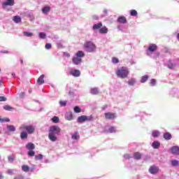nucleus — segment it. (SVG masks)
I'll list each match as a JSON object with an SVG mask.
<instances>
[{
    "label": "nucleus",
    "instance_id": "1",
    "mask_svg": "<svg viewBox=\"0 0 179 179\" xmlns=\"http://www.w3.org/2000/svg\"><path fill=\"white\" fill-rule=\"evenodd\" d=\"M61 132V128L58 126H51L49 129L48 138L52 142L57 141V136Z\"/></svg>",
    "mask_w": 179,
    "mask_h": 179
},
{
    "label": "nucleus",
    "instance_id": "2",
    "mask_svg": "<svg viewBox=\"0 0 179 179\" xmlns=\"http://www.w3.org/2000/svg\"><path fill=\"white\" fill-rule=\"evenodd\" d=\"M83 48L86 52H96L97 46L92 41H86L83 45Z\"/></svg>",
    "mask_w": 179,
    "mask_h": 179
},
{
    "label": "nucleus",
    "instance_id": "3",
    "mask_svg": "<svg viewBox=\"0 0 179 179\" xmlns=\"http://www.w3.org/2000/svg\"><path fill=\"white\" fill-rule=\"evenodd\" d=\"M129 73V71L126 67H121L116 71L117 76H118V78H121L122 79H125V78H128Z\"/></svg>",
    "mask_w": 179,
    "mask_h": 179
},
{
    "label": "nucleus",
    "instance_id": "4",
    "mask_svg": "<svg viewBox=\"0 0 179 179\" xmlns=\"http://www.w3.org/2000/svg\"><path fill=\"white\" fill-rule=\"evenodd\" d=\"M20 131H26L28 134H34L36 129L32 125H22L20 127Z\"/></svg>",
    "mask_w": 179,
    "mask_h": 179
},
{
    "label": "nucleus",
    "instance_id": "5",
    "mask_svg": "<svg viewBox=\"0 0 179 179\" xmlns=\"http://www.w3.org/2000/svg\"><path fill=\"white\" fill-rule=\"evenodd\" d=\"M155 51H157V45L156 44H151L148 46V49L146 50L147 55H152Z\"/></svg>",
    "mask_w": 179,
    "mask_h": 179
},
{
    "label": "nucleus",
    "instance_id": "6",
    "mask_svg": "<svg viewBox=\"0 0 179 179\" xmlns=\"http://www.w3.org/2000/svg\"><path fill=\"white\" fill-rule=\"evenodd\" d=\"M93 116H86V115H81L78 117V122L82 123L85 122V121H92Z\"/></svg>",
    "mask_w": 179,
    "mask_h": 179
},
{
    "label": "nucleus",
    "instance_id": "7",
    "mask_svg": "<svg viewBox=\"0 0 179 179\" xmlns=\"http://www.w3.org/2000/svg\"><path fill=\"white\" fill-rule=\"evenodd\" d=\"M106 120H114L115 118V113L108 112L104 113Z\"/></svg>",
    "mask_w": 179,
    "mask_h": 179
},
{
    "label": "nucleus",
    "instance_id": "8",
    "mask_svg": "<svg viewBox=\"0 0 179 179\" xmlns=\"http://www.w3.org/2000/svg\"><path fill=\"white\" fill-rule=\"evenodd\" d=\"M15 5V0H6L4 3H3V8H5L6 6H13Z\"/></svg>",
    "mask_w": 179,
    "mask_h": 179
},
{
    "label": "nucleus",
    "instance_id": "9",
    "mask_svg": "<svg viewBox=\"0 0 179 179\" xmlns=\"http://www.w3.org/2000/svg\"><path fill=\"white\" fill-rule=\"evenodd\" d=\"M69 73L72 76H74L75 78H78L80 75V71L77 70V69H71Z\"/></svg>",
    "mask_w": 179,
    "mask_h": 179
},
{
    "label": "nucleus",
    "instance_id": "10",
    "mask_svg": "<svg viewBox=\"0 0 179 179\" xmlns=\"http://www.w3.org/2000/svg\"><path fill=\"white\" fill-rule=\"evenodd\" d=\"M149 171L151 174H157L159 173V167L156 166H152L150 167Z\"/></svg>",
    "mask_w": 179,
    "mask_h": 179
},
{
    "label": "nucleus",
    "instance_id": "11",
    "mask_svg": "<svg viewBox=\"0 0 179 179\" xmlns=\"http://www.w3.org/2000/svg\"><path fill=\"white\" fill-rule=\"evenodd\" d=\"M117 23L125 24V23H127V17H125L124 16H119L117 17Z\"/></svg>",
    "mask_w": 179,
    "mask_h": 179
},
{
    "label": "nucleus",
    "instance_id": "12",
    "mask_svg": "<svg viewBox=\"0 0 179 179\" xmlns=\"http://www.w3.org/2000/svg\"><path fill=\"white\" fill-rule=\"evenodd\" d=\"M72 62L74 65H79L82 62V58L78 57V56L73 57Z\"/></svg>",
    "mask_w": 179,
    "mask_h": 179
},
{
    "label": "nucleus",
    "instance_id": "13",
    "mask_svg": "<svg viewBox=\"0 0 179 179\" xmlns=\"http://www.w3.org/2000/svg\"><path fill=\"white\" fill-rule=\"evenodd\" d=\"M171 152L172 155H179V147L178 146H173L171 149Z\"/></svg>",
    "mask_w": 179,
    "mask_h": 179
},
{
    "label": "nucleus",
    "instance_id": "14",
    "mask_svg": "<svg viewBox=\"0 0 179 179\" xmlns=\"http://www.w3.org/2000/svg\"><path fill=\"white\" fill-rule=\"evenodd\" d=\"M65 118L68 121H72V120H73V115L72 114V112L66 113V114L65 115Z\"/></svg>",
    "mask_w": 179,
    "mask_h": 179
},
{
    "label": "nucleus",
    "instance_id": "15",
    "mask_svg": "<svg viewBox=\"0 0 179 179\" xmlns=\"http://www.w3.org/2000/svg\"><path fill=\"white\" fill-rule=\"evenodd\" d=\"M26 148L28 150H34V149H36V145H34L33 143H28Z\"/></svg>",
    "mask_w": 179,
    "mask_h": 179
},
{
    "label": "nucleus",
    "instance_id": "16",
    "mask_svg": "<svg viewBox=\"0 0 179 179\" xmlns=\"http://www.w3.org/2000/svg\"><path fill=\"white\" fill-rule=\"evenodd\" d=\"M51 10V7L50 6H45V7L42 8V13L45 15H47L48 12Z\"/></svg>",
    "mask_w": 179,
    "mask_h": 179
},
{
    "label": "nucleus",
    "instance_id": "17",
    "mask_svg": "<svg viewBox=\"0 0 179 179\" xmlns=\"http://www.w3.org/2000/svg\"><path fill=\"white\" fill-rule=\"evenodd\" d=\"M103 27V23L99 22L98 24H95L93 25L92 29L93 30H99V29H101Z\"/></svg>",
    "mask_w": 179,
    "mask_h": 179
},
{
    "label": "nucleus",
    "instance_id": "18",
    "mask_svg": "<svg viewBox=\"0 0 179 179\" xmlns=\"http://www.w3.org/2000/svg\"><path fill=\"white\" fill-rule=\"evenodd\" d=\"M99 32L101 34H107L108 33V29L106 27H103L99 29Z\"/></svg>",
    "mask_w": 179,
    "mask_h": 179
},
{
    "label": "nucleus",
    "instance_id": "19",
    "mask_svg": "<svg viewBox=\"0 0 179 179\" xmlns=\"http://www.w3.org/2000/svg\"><path fill=\"white\" fill-rule=\"evenodd\" d=\"M134 159L136 160H141V159H142V154H141L139 152H134Z\"/></svg>",
    "mask_w": 179,
    "mask_h": 179
},
{
    "label": "nucleus",
    "instance_id": "20",
    "mask_svg": "<svg viewBox=\"0 0 179 179\" xmlns=\"http://www.w3.org/2000/svg\"><path fill=\"white\" fill-rule=\"evenodd\" d=\"M171 138H173V136H171V134H170L169 132L164 134V138L165 141H170Z\"/></svg>",
    "mask_w": 179,
    "mask_h": 179
},
{
    "label": "nucleus",
    "instance_id": "21",
    "mask_svg": "<svg viewBox=\"0 0 179 179\" xmlns=\"http://www.w3.org/2000/svg\"><path fill=\"white\" fill-rule=\"evenodd\" d=\"M44 74H42L37 80L38 85H43L44 83Z\"/></svg>",
    "mask_w": 179,
    "mask_h": 179
},
{
    "label": "nucleus",
    "instance_id": "22",
    "mask_svg": "<svg viewBox=\"0 0 179 179\" xmlns=\"http://www.w3.org/2000/svg\"><path fill=\"white\" fill-rule=\"evenodd\" d=\"M13 20L15 23H20L22 22V18L20 16L15 15L13 17Z\"/></svg>",
    "mask_w": 179,
    "mask_h": 179
},
{
    "label": "nucleus",
    "instance_id": "23",
    "mask_svg": "<svg viewBox=\"0 0 179 179\" xmlns=\"http://www.w3.org/2000/svg\"><path fill=\"white\" fill-rule=\"evenodd\" d=\"M153 149H159L160 148V142L159 141H154L152 144Z\"/></svg>",
    "mask_w": 179,
    "mask_h": 179
},
{
    "label": "nucleus",
    "instance_id": "24",
    "mask_svg": "<svg viewBox=\"0 0 179 179\" xmlns=\"http://www.w3.org/2000/svg\"><path fill=\"white\" fill-rule=\"evenodd\" d=\"M76 57L78 58H83V57H85V52L82 50H79L76 53Z\"/></svg>",
    "mask_w": 179,
    "mask_h": 179
},
{
    "label": "nucleus",
    "instance_id": "25",
    "mask_svg": "<svg viewBox=\"0 0 179 179\" xmlns=\"http://www.w3.org/2000/svg\"><path fill=\"white\" fill-rule=\"evenodd\" d=\"M3 108L6 110V111H13L14 110V108L9 105L4 106Z\"/></svg>",
    "mask_w": 179,
    "mask_h": 179
},
{
    "label": "nucleus",
    "instance_id": "26",
    "mask_svg": "<svg viewBox=\"0 0 179 179\" xmlns=\"http://www.w3.org/2000/svg\"><path fill=\"white\" fill-rule=\"evenodd\" d=\"M7 129L10 132H15L16 131V128L13 125H8Z\"/></svg>",
    "mask_w": 179,
    "mask_h": 179
},
{
    "label": "nucleus",
    "instance_id": "27",
    "mask_svg": "<svg viewBox=\"0 0 179 179\" xmlns=\"http://www.w3.org/2000/svg\"><path fill=\"white\" fill-rule=\"evenodd\" d=\"M171 164L173 167H178L179 166V162L177 159H173L171 161Z\"/></svg>",
    "mask_w": 179,
    "mask_h": 179
},
{
    "label": "nucleus",
    "instance_id": "28",
    "mask_svg": "<svg viewBox=\"0 0 179 179\" xmlns=\"http://www.w3.org/2000/svg\"><path fill=\"white\" fill-rule=\"evenodd\" d=\"M22 171L27 173V171H29V170H30V167H29V166H27V165H23L22 166Z\"/></svg>",
    "mask_w": 179,
    "mask_h": 179
},
{
    "label": "nucleus",
    "instance_id": "29",
    "mask_svg": "<svg viewBox=\"0 0 179 179\" xmlns=\"http://www.w3.org/2000/svg\"><path fill=\"white\" fill-rule=\"evenodd\" d=\"M149 79V76L145 75L141 78V83H145Z\"/></svg>",
    "mask_w": 179,
    "mask_h": 179
},
{
    "label": "nucleus",
    "instance_id": "30",
    "mask_svg": "<svg viewBox=\"0 0 179 179\" xmlns=\"http://www.w3.org/2000/svg\"><path fill=\"white\" fill-rule=\"evenodd\" d=\"M28 134L26 132H22L20 134V138L21 139H27Z\"/></svg>",
    "mask_w": 179,
    "mask_h": 179
},
{
    "label": "nucleus",
    "instance_id": "31",
    "mask_svg": "<svg viewBox=\"0 0 179 179\" xmlns=\"http://www.w3.org/2000/svg\"><path fill=\"white\" fill-rule=\"evenodd\" d=\"M91 94H99V89L92 88L91 89Z\"/></svg>",
    "mask_w": 179,
    "mask_h": 179
},
{
    "label": "nucleus",
    "instance_id": "32",
    "mask_svg": "<svg viewBox=\"0 0 179 179\" xmlns=\"http://www.w3.org/2000/svg\"><path fill=\"white\" fill-rule=\"evenodd\" d=\"M23 34H24V36H25V37H31L34 36L33 33L27 32V31H24Z\"/></svg>",
    "mask_w": 179,
    "mask_h": 179
},
{
    "label": "nucleus",
    "instance_id": "33",
    "mask_svg": "<svg viewBox=\"0 0 179 179\" xmlns=\"http://www.w3.org/2000/svg\"><path fill=\"white\" fill-rule=\"evenodd\" d=\"M71 138L73 140L79 139V135H78V132H76L73 134H72Z\"/></svg>",
    "mask_w": 179,
    "mask_h": 179
},
{
    "label": "nucleus",
    "instance_id": "34",
    "mask_svg": "<svg viewBox=\"0 0 179 179\" xmlns=\"http://www.w3.org/2000/svg\"><path fill=\"white\" fill-rule=\"evenodd\" d=\"M52 122H54L55 124H57L58 122H59V118L57 116H55L52 118Z\"/></svg>",
    "mask_w": 179,
    "mask_h": 179
},
{
    "label": "nucleus",
    "instance_id": "35",
    "mask_svg": "<svg viewBox=\"0 0 179 179\" xmlns=\"http://www.w3.org/2000/svg\"><path fill=\"white\" fill-rule=\"evenodd\" d=\"M152 135L153 138H157V136H159V135H160V132L157 131H152Z\"/></svg>",
    "mask_w": 179,
    "mask_h": 179
},
{
    "label": "nucleus",
    "instance_id": "36",
    "mask_svg": "<svg viewBox=\"0 0 179 179\" xmlns=\"http://www.w3.org/2000/svg\"><path fill=\"white\" fill-rule=\"evenodd\" d=\"M128 83L130 86H134L135 85V79L131 78L129 80Z\"/></svg>",
    "mask_w": 179,
    "mask_h": 179
},
{
    "label": "nucleus",
    "instance_id": "37",
    "mask_svg": "<svg viewBox=\"0 0 179 179\" xmlns=\"http://www.w3.org/2000/svg\"><path fill=\"white\" fill-rule=\"evenodd\" d=\"M130 15L131 16H137L138 12L136 10H131Z\"/></svg>",
    "mask_w": 179,
    "mask_h": 179
},
{
    "label": "nucleus",
    "instance_id": "38",
    "mask_svg": "<svg viewBox=\"0 0 179 179\" xmlns=\"http://www.w3.org/2000/svg\"><path fill=\"white\" fill-rule=\"evenodd\" d=\"M28 156H30L31 157H33V156H34V155H36V152L33 150H31L28 153H27Z\"/></svg>",
    "mask_w": 179,
    "mask_h": 179
},
{
    "label": "nucleus",
    "instance_id": "39",
    "mask_svg": "<svg viewBox=\"0 0 179 179\" xmlns=\"http://www.w3.org/2000/svg\"><path fill=\"white\" fill-rule=\"evenodd\" d=\"M112 62L113 64H118V62H120V60L117 57H113Z\"/></svg>",
    "mask_w": 179,
    "mask_h": 179
},
{
    "label": "nucleus",
    "instance_id": "40",
    "mask_svg": "<svg viewBox=\"0 0 179 179\" xmlns=\"http://www.w3.org/2000/svg\"><path fill=\"white\" fill-rule=\"evenodd\" d=\"M74 112H76V113H81L82 112V109H80V108H79V106H75L74 107Z\"/></svg>",
    "mask_w": 179,
    "mask_h": 179
},
{
    "label": "nucleus",
    "instance_id": "41",
    "mask_svg": "<svg viewBox=\"0 0 179 179\" xmlns=\"http://www.w3.org/2000/svg\"><path fill=\"white\" fill-rule=\"evenodd\" d=\"M35 159H36V160H43V155L39 154V155H36V156H35Z\"/></svg>",
    "mask_w": 179,
    "mask_h": 179
},
{
    "label": "nucleus",
    "instance_id": "42",
    "mask_svg": "<svg viewBox=\"0 0 179 179\" xmlns=\"http://www.w3.org/2000/svg\"><path fill=\"white\" fill-rule=\"evenodd\" d=\"M175 67H176V64L169 63L168 64V68H169V69H173V68H175Z\"/></svg>",
    "mask_w": 179,
    "mask_h": 179
},
{
    "label": "nucleus",
    "instance_id": "43",
    "mask_svg": "<svg viewBox=\"0 0 179 179\" xmlns=\"http://www.w3.org/2000/svg\"><path fill=\"white\" fill-rule=\"evenodd\" d=\"M150 83L151 86H155L156 85V80L151 79Z\"/></svg>",
    "mask_w": 179,
    "mask_h": 179
},
{
    "label": "nucleus",
    "instance_id": "44",
    "mask_svg": "<svg viewBox=\"0 0 179 179\" xmlns=\"http://www.w3.org/2000/svg\"><path fill=\"white\" fill-rule=\"evenodd\" d=\"M8 159L9 162H13V160H15V156L10 155V156H8Z\"/></svg>",
    "mask_w": 179,
    "mask_h": 179
},
{
    "label": "nucleus",
    "instance_id": "45",
    "mask_svg": "<svg viewBox=\"0 0 179 179\" xmlns=\"http://www.w3.org/2000/svg\"><path fill=\"white\" fill-rule=\"evenodd\" d=\"M124 157L125 160H129V159H131V155H129V154H125V155H124Z\"/></svg>",
    "mask_w": 179,
    "mask_h": 179
},
{
    "label": "nucleus",
    "instance_id": "46",
    "mask_svg": "<svg viewBox=\"0 0 179 179\" xmlns=\"http://www.w3.org/2000/svg\"><path fill=\"white\" fill-rule=\"evenodd\" d=\"M39 37L40 38H45V34L43 32L39 33Z\"/></svg>",
    "mask_w": 179,
    "mask_h": 179
},
{
    "label": "nucleus",
    "instance_id": "47",
    "mask_svg": "<svg viewBox=\"0 0 179 179\" xmlns=\"http://www.w3.org/2000/svg\"><path fill=\"white\" fill-rule=\"evenodd\" d=\"M6 100H8L6 97L2 96H0V101H6Z\"/></svg>",
    "mask_w": 179,
    "mask_h": 179
},
{
    "label": "nucleus",
    "instance_id": "48",
    "mask_svg": "<svg viewBox=\"0 0 179 179\" xmlns=\"http://www.w3.org/2000/svg\"><path fill=\"white\" fill-rule=\"evenodd\" d=\"M109 131L110 132V134H113V132H115V127H110L109 129Z\"/></svg>",
    "mask_w": 179,
    "mask_h": 179
},
{
    "label": "nucleus",
    "instance_id": "49",
    "mask_svg": "<svg viewBox=\"0 0 179 179\" xmlns=\"http://www.w3.org/2000/svg\"><path fill=\"white\" fill-rule=\"evenodd\" d=\"M7 174H9L10 176H12L13 174V171L12 169H8L7 171Z\"/></svg>",
    "mask_w": 179,
    "mask_h": 179
},
{
    "label": "nucleus",
    "instance_id": "50",
    "mask_svg": "<svg viewBox=\"0 0 179 179\" xmlns=\"http://www.w3.org/2000/svg\"><path fill=\"white\" fill-rule=\"evenodd\" d=\"M45 48H46V50H50V48H51V44L46 43L45 44Z\"/></svg>",
    "mask_w": 179,
    "mask_h": 179
},
{
    "label": "nucleus",
    "instance_id": "51",
    "mask_svg": "<svg viewBox=\"0 0 179 179\" xmlns=\"http://www.w3.org/2000/svg\"><path fill=\"white\" fill-rule=\"evenodd\" d=\"M57 48H64V45H62V43H57Z\"/></svg>",
    "mask_w": 179,
    "mask_h": 179
},
{
    "label": "nucleus",
    "instance_id": "52",
    "mask_svg": "<svg viewBox=\"0 0 179 179\" xmlns=\"http://www.w3.org/2000/svg\"><path fill=\"white\" fill-rule=\"evenodd\" d=\"M59 104L62 106H66V101H60Z\"/></svg>",
    "mask_w": 179,
    "mask_h": 179
},
{
    "label": "nucleus",
    "instance_id": "53",
    "mask_svg": "<svg viewBox=\"0 0 179 179\" xmlns=\"http://www.w3.org/2000/svg\"><path fill=\"white\" fill-rule=\"evenodd\" d=\"M64 57H67V58H69V57H71V54H69V52H64Z\"/></svg>",
    "mask_w": 179,
    "mask_h": 179
},
{
    "label": "nucleus",
    "instance_id": "54",
    "mask_svg": "<svg viewBox=\"0 0 179 179\" xmlns=\"http://www.w3.org/2000/svg\"><path fill=\"white\" fill-rule=\"evenodd\" d=\"M1 54H8L9 53V52H8V50H1Z\"/></svg>",
    "mask_w": 179,
    "mask_h": 179
},
{
    "label": "nucleus",
    "instance_id": "55",
    "mask_svg": "<svg viewBox=\"0 0 179 179\" xmlns=\"http://www.w3.org/2000/svg\"><path fill=\"white\" fill-rule=\"evenodd\" d=\"M94 19H96V20L99 19V17L96 15L93 16Z\"/></svg>",
    "mask_w": 179,
    "mask_h": 179
},
{
    "label": "nucleus",
    "instance_id": "56",
    "mask_svg": "<svg viewBox=\"0 0 179 179\" xmlns=\"http://www.w3.org/2000/svg\"><path fill=\"white\" fill-rule=\"evenodd\" d=\"M20 63H21L22 64H23V59H20Z\"/></svg>",
    "mask_w": 179,
    "mask_h": 179
},
{
    "label": "nucleus",
    "instance_id": "57",
    "mask_svg": "<svg viewBox=\"0 0 179 179\" xmlns=\"http://www.w3.org/2000/svg\"><path fill=\"white\" fill-rule=\"evenodd\" d=\"M2 83H3L2 80H1V79H0V85H2Z\"/></svg>",
    "mask_w": 179,
    "mask_h": 179
},
{
    "label": "nucleus",
    "instance_id": "58",
    "mask_svg": "<svg viewBox=\"0 0 179 179\" xmlns=\"http://www.w3.org/2000/svg\"><path fill=\"white\" fill-rule=\"evenodd\" d=\"M177 38L179 40V33L177 34Z\"/></svg>",
    "mask_w": 179,
    "mask_h": 179
},
{
    "label": "nucleus",
    "instance_id": "59",
    "mask_svg": "<svg viewBox=\"0 0 179 179\" xmlns=\"http://www.w3.org/2000/svg\"><path fill=\"white\" fill-rule=\"evenodd\" d=\"M0 122H3V120L0 118Z\"/></svg>",
    "mask_w": 179,
    "mask_h": 179
},
{
    "label": "nucleus",
    "instance_id": "60",
    "mask_svg": "<svg viewBox=\"0 0 179 179\" xmlns=\"http://www.w3.org/2000/svg\"><path fill=\"white\" fill-rule=\"evenodd\" d=\"M0 178H3V176L2 175H1Z\"/></svg>",
    "mask_w": 179,
    "mask_h": 179
},
{
    "label": "nucleus",
    "instance_id": "61",
    "mask_svg": "<svg viewBox=\"0 0 179 179\" xmlns=\"http://www.w3.org/2000/svg\"><path fill=\"white\" fill-rule=\"evenodd\" d=\"M106 108H107V106H106L105 108H103V110H106Z\"/></svg>",
    "mask_w": 179,
    "mask_h": 179
},
{
    "label": "nucleus",
    "instance_id": "62",
    "mask_svg": "<svg viewBox=\"0 0 179 179\" xmlns=\"http://www.w3.org/2000/svg\"><path fill=\"white\" fill-rule=\"evenodd\" d=\"M14 179H20V178H15Z\"/></svg>",
    "mask_w": 179,
    "mask_h": 179
},
{
    "label": "nucleus",
    "instance_id": "63",
    "mask_svg": "<svg viewBox=\"0 0 179 179\" xmlns=\"http://www.w3.org/2000/svg\"><path fill=\"white\" fill-rule=\"evenodd\" d=\"M6 121L8 122V121H9V119L6 120Z\"/></svg>",
    "mask_w": 179,
    "mask_h": 179
},
{
    "label": "nucleus",
    "instance_id": "64",
    "mask_svg": "<svg viewBox=\"0 0 179 179\" xmlns=\"http://www.w3.org/2000/svg\"><path fill=\"white\" fill-rule=\"evenodd\" d=\"M0 160H1V156H0Z\"/></svg>",
    "mask_w": 179,
    "mask_h": 179
}]
</instances>
